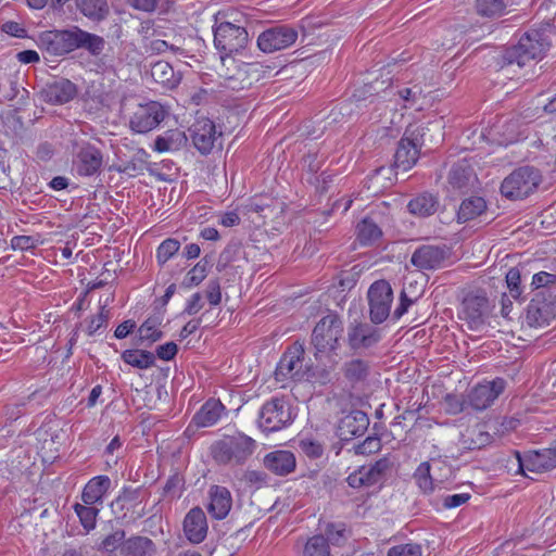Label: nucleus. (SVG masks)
<instances>
[{
    "mask_svg": "<svg viewBox=\"0 0 556 556\" xmlns=\"http://www.w3.org/2000/svg\"><path fill=\"white\" fill-rule=\"evenodd\" d=\"M151 76L155 83L166 88H174L180 81V75L175 73L173 66L165 61H159L152 65Z\"/></svg>",
    "mask_w": 556,
    "mask_h": 556,
    "instance_id": "obj_33",
    "label": "nucleus"
},
{
    "mask_svg": "<svg viewBox=\"0 0 556 556\" xmlns=\"http://www.w3.org/2000/svg\"><path fill=\"white\" fill-rule=\"evenodd\" d=\"M417 299L418 294L409 295L408 289L404 287L400 295V304L393 312L394 319H400L407 312L408 307L417 301Z\"/></svg>",
    "mask_w": 556,
    "mask_h": 556,
    "instance_id": "obj_52",
    "label": "nucleus"
},
{
    "mask_svg": "<svg viewBox=\"0 0 556 556\" xmlns=\"http://www.w3.org/2000/svg\"><path fill=\"white\" fill-rule=\"evenodd\" d=\"M225 406L219 400L210 399L194 414L191 422L198 428L214 426L222 417Z\"/></svg>",
    "mask_w": 556,
    "mask_h": 556,
    "instance_id": "obj_27",
    "label": "nucleus"
},
{
    "mask_svg": "<svg viewBox=\"0 0 556 556\" xmlns=\"http://www.w3.org/2000/svg\"><path fill=\"white\" fill-rule=\"evenodd\" d=\"M342 333L343 323L337 314H328L316 324L311 338L316 362L337 355Z\"/></svg>",
    "mask_w": 556,
    "mask_h": 556,
    "instance_id": "obj_3",
    "label": "nucleus"
},
{
    "mask_svg": "<svg viewBox=\"0 0 556 556\" xmlns=\"http://www.w3.org/2000/svg\"><path fill=\"white\" fill-rule=\"evenodd\" d=\"M390 463L386 458L377 460L369 466H362L346 478L348 484L353 489L371 486L382 480Z\"/></svg>",
    "mask_w": 556,
    "mask_h": 556,
    "instance_id": "obj_18",
    "label": "nucleus"
},
{
    "mask_svg": "<svg viewBox=\"0 0 556 556\" xmlns=\"http://www.w3.org/2000/svg\"><path fill=\"white\" fill-rule=\"evenodd\" d=\"M98 505H88V504H80L76 503L74 505V510L79 518V521L83 526V528L89 532L96 528L97 525V517L100 513V508L97 507Z\"/></svg>",
    "mask_w": 556,
    "mask_h": 556,
    "instance_id": "obj_38",
    "label": "nucleus"
},
{
    "mask_svg": "<svg viewBox=\"0 0 556 556\" xmlns=\"http://www.w3.org/2000/svg\"><path fill=\"white\" fill-rule=\"evenodd\" d=\"M521 276L518 268L513 267L506 274V283L509 294L515 300H520L522 290L520 288Z\"/></svg>",
    "mask_w": 556,
    "mask_h": 556,
    "instance_id": "obj_49",
    "label": "nucleus"
},
{
    "mask_svg": "<svg viewBox=\"0 0 556 556\" xmlns=\"http://www.w3.org/2000/svg\"><path fill=\"white\" fill-rule=\"evenodd\" d=\"M506 381L503 378H496L493 381L480 383L472 388L468 399L469 404L477 410H483L498 397L505 390Z\"/></svg>",
    "mask_w": 556,
    "mask_h": 556,
    "instance_id": "obj_17",
    "label": "nucleus"
},
{
    "mask_svg": "<svg viewBox=\"0 0 556 556\" xmlns=\"http://www.w3.org/2000/svg\"><path fill=\"white\" fill-rule=\"evenodd\" d=\"M549 26L533 28L525 33L518 43L508 48L504 55L506 64H517L519 67L529 62L542 59L551 46Z\"/></svg>",
    "mask_w": 556,
    "mask_h": 556,
    "instance_id": "obj_1",
    "label": "nucleus"
},
{
    "mask_svg": "<svg viewBox=\"0 0 556 556\" xmlns=\"http://www.w3.org/2000/svg\"><path fill=\"white\" fill-rule=\"evenodd\" d=\"M210 503L208 513L215 519H224L229 514L232 506V497L230 491L220 485H213L208 491Z\"/></svg>",
    "mask_w": 556,
    "mask_h": 556,
    "instance_id": "obj_24",
    "label": "nucleus"
},
{
    "mask_svg": "<svg viewBox=\"0 0 556 556\" xmlns=\"http://www.w3.org/2000/svg\"><path fill=\"white\" fill-rule=\"evenodd\" d=\"M476 8L480 15L486 17L501 16L506 9L505 0H477Z\"/></svg>",
    "mask_w": 556,
    "mask_h": 556,
    "instance_id": "obj_42",
    "label": "nucleus"
},
{
    "mask_svg": "<svg viewBox=\"0 0 556 556\" xmlns=\"http://www.w3.org/2000/svg\"><path fill=\"white\" fill-rule=\"evenodd\" d=\"M42 243L39 235L36 236H14L11 239V247L13 250L28 251L37 248Z\"/></svg>",
    "mask_w": 556,
    "mask_h": 556,
    "instance_id": "obj_48",
    "label": "nucleus"
},
{
    "mask_svg": "<svg viewBox=\"0 0 556 556\" xmlns=\"http://www.w3.org/2000/svg\"><path fill=\"white\" fill-rule=\"evenodd\" d=\"M76 93V86L65 78L47 84L40 91L42 100L49 104L67 103L75 98Z\"/></svg>",
    "mask_w": 556,
    "mask_h": 556,
    "instance_id": "obj_20",
    "label": "nucleus"
},
{
    "mask_svg": "<svg viewBox=\"0 0 556 556\" xmlns=\"http://www.w3.org/2000/svg\"><path fill=\"white\" fill-rule=\"evenodd\" d=\"M78 10L88 18L101 21L109 14L106 0H76Z\"/></svg>",
    "mask_w": 556,
    "mask_h": 556,
    "instance_id": "obj_35",
    "label": "nucleus"
},
{
    "mask_svg": "<svg viewBox=\"0 0 556 556\" xmlns=\"http://www.w3.org/2000/svg\"><path fill=\"white\" fill-rule=\"evenodd\" d=\"M111 488L108 476H97L88 481L81 492V501L88 505H102L104 495Z\"/></svg>",
    "mask_w": 556,
    "mask_h": 556,
    "instance_id": "obj_28",
    "label": "nucleus"
},
{
    "mask_svg": "<svg viewBox=\"0 0 556 556\" xmlns=\"http://www.w3.org/2000/svg\"><path fill=\"white\" fill-rule=\"evenodd\" d=\"M210 261L206 257L201 258L186 275L182 285L186 288L199 286L207 276Z\"/></svg>",
    "mask_w": 556,
    "mask_h": 556,
    "instance_id": "obj_40",
    "label": "nucleus"
},
{
    "mask_svg": "<svg viewBox=\"0 0 556 556\" xmlns=\"http://www.w3.org/2000/svg\"><path fill=\"white\" fill-rule=\"evenodd\" d=\"M150 49L152 52H155V53H163L167 50H172L174 52L181 51L180 48L169 45L165 40H161V39L151 41Z\"/></svg>",
    "mask_w": 556,
    "mask_h": 556,
    "instance_id": "obj_63",
    "label": "nucleus"
},
{
    "mask_svg": "<svg viewBox=\"0 0 556 556\" xmlns=\"http://www.w3.org/2000/svg\"><path fill=\"white\" fill-rule=\"evenodd\" d=\"M188 137L179 128L168 129L159 135L153 143V150L159 153L176 152L186 147Z\"/></svg>",
    "mask_w": 556,
    "mask_h": 556,
    "instance_id": "obj_26",
    "label": "nucleus"
},
{
    "mask_svg": "<svg viewBox=\"0 0 556 556\" xmlns=\"http://www.w3.org/2000/svg\"><path fill=\"white\" fill-rule=\"evenodd\" d=\"M203 307L202 294L197 292L188 300L184 314L195 315Z\"/></svg>",
    "mask_w": 556,
    "mask_h": 556,
    "instance_id": "obj_59",
    "label": "nucleus"
},
{
    "mask_svg": "<svg viewBox=\"0 0 556 556\" xmlns=\"http://www.w3.org/2000/svg\"><path fill=\"white\" fill-rule=\"evenodd\" d=\"M516 471L523 473L525 470L542 472L556 467V443L548 448L532 451L523 457L515 452Z\"/></svg>",
    "mask_w": 556,
    "mask_h": 556,
    "instance_id": "obj_14",
    "label": "nucleus"
},
{
    "mask_svg": "<svg viewBox=\"0 0 556 556\" xmlns=\"http://www.w3.org/2000/svg\"><path fill=\"white\" fill-rule=\"evenodd\" d=\"M327 543L331 542L332 544L339 545L344 539V529L343 528H337L334 525H329L327 527Z\"/></svg>",
    "mask_w": 556,
    "mask_h": 556,
    "instance_id": "obj_61",
    "label": "nucleus"
},
{
    "mask_svg": "<svg viewBox=\"0 0 556 556\" xmlns=\"http://www.w3.org/2000/svg\"><path fill=\"white\" fill-rule=\"evenodd\" d=\"M475 180L476 176L472 168L464 162L453 165L447 177L450 188L459 192L468 190Z\"/></svg>",
    "mask_w": 556,
    "mask_h": 556,
    "instance_id": "obj_29",
    "label": "nucleus"
},
{
    "mask_svg": "<svg viewBox=\"0 0 556 556\" xmlns=\"http://www.w3.org/2000/svg\"><path fill=\"white\" fill-rule=\"evenodd\" d=\"M295 418L289 401L281 396L268 400L261 407L257 424L263 432H276L290 426Z\"/></svg>",
    "mask_w": 556,
    "mask_h": 556,
    "instance_id": "obj_5",
    "label": "nucleus"
},
{
    "mask_svg": "<svg viewBox=\"0 0 556 556\" xmlns=\"http://www.w3.org/2000/svg\"><path fill=\"white\" fill-rule=\"evenodd\" d=\"M1 29L5 33V34H9L11 36H14V37H24L25 36V33L26 30L16 22H13V21H10V22H5Z\"/></svg>",
    "mask_w": 556,
    "mask_h": 556,
    "instance_id": "obj_62",
    "label": "nucleus"
},
{
    "mask_svg": "<svg viewBox=\"0 0 556 556\" xmlns=\"http://www.w3.org/2000/svg\"><path fill=\"white\" fill-rule=\"evenodd\" d=\"M303 556H330L329 545L324 535H314L304 547Z\"/></svg>",
    "mask_w": 556,
    "mask_h": 556,
    "instance_id": "obj_43",
    "label": "nucleus"
},
{
    "mask_svg": "<svg viewBox=\"0 0 556 556\" xmlns=\"http://www.w3.org/2000/svg\"><path fill=\"white\" fill-rule=\"evenodd\" d=\"M407 208L413 215L427 217L438 211L439 200L432 193L424 192L412 199L407 204Z\"/></svg>",
    "mask_w": 556,
    "mask_h": 556,
    "instance_id": "obj_32",
    "label": "nucleus"
},
{
    "mask_svg": "<svg viewBox=\"0 0 556 556\" xmlns=\"http://www.w3.org/2000/svg\"><path fill=\"white\" fill-rule=\"evenodd\" d=\"M219 224L224 227H233L240 224V217L235 211L226 212L220 215Z\"/></svg>",
    "mask_w": 556,
    "mask_h": 556,
    "instance_id": "obj_64",
    "label": "nucleus"
},
{
    "mask_svg": "<svg viewBox=\"0 0 556 556\" xmlns=\"http://www.w3.org/2000/svg\"><path fill=\"white\" fill-rule=\"evenodd\" d=\"M47 42L49 50L56 55H63L80 48L88 50L92 55H99L105 45L102 37L78 27L51 31L47 35Z\"/></svg>",
    "mask_w": 556,
    "mask_h": 556,
    "instance_id": "obj_2",
    "label": "nucleus"
},
{
    "mask_svg": "<svg viewBox=\"0 0 556 556\" xmlns=\"http://www.w3.org/2000/svg\"><path fill=\"white\" fill-rule=\"evenodd\" d=\"M450 256L445 245H422L412 255V264L421 270H432L443 266Z\"/></svg>",
    "mask_w": 556,
    "mask_h": 556,
    "instance_id": "obj_15",
    "label": "nucleus"
},
{
    "mask_svg": "<svg viewBox=\"0 0 556 556\" xmlns=\"http://www.w3.org/2000/svg\"><path fill=\"white\" fill-rule=\"evenodd\" d=\"M255 441L250 437L238 433L225 437L211 446L213 459L219 465H241L254 452Z\"/></svg>",
    "mask_w": 556,
    "mask_h": 556,
    "instance_id": "obj_4",
    "label": "nucleus"
},
{
    "mask_svg": "<svg viewBox=\"0 0 556 556\" xmlns=\"http://www.w3.org/2000/svg\"><path fill=\"white\" fill-rule=\"evenodd\" d=\"M110 318V311L105 309V307H101L98 315L91 317L89 320L86 331L89 336H93L101 328H105Z\"/></svg>",
    "mask_w": 556,
    "mask_h": 556,
    "instance_id": "obj_50",
    "label": "nucleus"
},
{
    "mask_svg": "<svg viewBox=\"0 0 556 556\" xmlns=\"http://www.w3.org/2000/svg\"><path fill=\"white\" fill-rule=\"evenodd\" d=\"M295 456L290 451H275L264 458V466L275 475L287 476L295 469Z\"/></svg>",
    "mask_w": 556,
    "mask_h": 556,
    "instance_id": "obj_25",
    "label": "nucleus"
},
{
    "mask_svg": "<svg viewBox=\"0 0 556 556\" xmlns=\"http://www.w3.org/2000/svg\"><path fill=\"white\" fill-rule=\"evenodd\" d=\"M161 319L156 316L149 317L140 327L139 336L141 341L150 343L159 341L163 337V332L159 329Z\"/></svg>",
    "mask_w": 556,
    "mask_h": 556,
    "instance_id": "obj_41",
    "label": "nucleus"
},
{
    "mask_svg": "<svg viewBox=\"0 0 556 556\" xmlns=\"http://www.w3.org/2000/svg\"><path fill=\"white\" fill-rule=\"evenodd\" d=\"M380 340V329L370 324L354 321L349 326L348 343L352 350L369 349Z\"/></svg>",
    "mask_w": 556,
    "mask_h": 556,
    "instance_id": "obj_19",
    "label": "nucleus"
},
{
    "mask_svg": "<svg viewBox=\"0 0 556 556\" xmlns=\"http://www.w3.org/2000/svg\"><path fill=\"white\" fill-rule=\"evenodd\" d=\"M103 156L94 146L87 144L80 148L76 156V170L80 176H92L102 166Z\"/></svg>",
    "mask_w": 556,
    "mask_h": 556,
    "instance_id": "obj_23",
    "label": "nucleus"
},
{
    "mask_svg": "<svg viewBox=\"0 0 556 556\" xmlns=\"http://www.w3.org/2000/svg\"><path fill=\"white\" fill-rule=\"evenodd\" d=\"M184 532L187 539L194 544L204 541L207 533V522L204 511L200 507L189 510L184 520Z\"/></svg>",
    "mask_w": 556,
    "mask_h": 556,
    "instance_id": "obj_21",
    "label": "nucleus"
},
{
    "mask_svg": "<svg viewBox=\"0 0 556 556\" xmlns=\"http://www.w3.org/2000/svg\"><path fill=\"white\" fill-rule=\"evenodd\" d=\"M485 208L486 203L483 198H468L462 202L457 212V219L459 223H466L481 215Z\"/></svg>",
    "mask_w": 556,
    "mask_h": 556,
    "instance_id": "obj_34",
    "label": "nucleus"
},
{
    "mask_svg": "<svg viewBox=\"0 0 556 556\" xmlns=\"http://www.w3.org/2000/svg\"><path fill=\"white\" fill-rule=\"evenodd\" d=\"M155 551L153 541L140 535L127 539L122 546L123 556H153Z\"/></svg>",
    "mask_w": 556,
    "mask_h": 556,
    "instance_id": "obj_31",
    "label": "nucleus"
},
{
    "mask_svg": "<svg viewBox=\"0 0 556 556\" xmlns=\"http://www.w3.org/2000/svg\"><path fill=\"white\" fill-rule=\"evenodd\" d=\"M337 365L334 356L324 357L316 365H307L304 380L313 381L319 384H326L331 381V372Z\"/></svg>",
    "mask_w": 556,
    "mask_h": 556,
    "instance_id": "obj_30",
    "label": "nucleus"
},
{
    "mask_svg": "<svg viewBox=\"0 0 556 556\" xmlns=\"http://www.w3.org/2000/svg\"><path fill=\"white\" fill-rule=\"evenodd\" d=\"M556 283V275L546 271H540L532 277V286L535 289Z\"/></svg>",
    "mask_w": 556,
    "mask_h": 556,
    "instance_id": "obj_58",
    "label": "nucleus"
},
{
    "mask_svg": "<svg viewBox=\"0 0 556 556\" xmlns=\"http://www.w3.org/2000/svg\"><path fill=\"white\" fill-rule=\"evenodd\" d=\"M148 159L149 153L144 149H137L131 160L127 161L119 172L127 173L129 175H132L134 173H141L148 163Z\"/></svg>",
    "mask_w": 556,
    "mask_h": 556,
    "instance_id": "obj_46",
    "label": "nucleus"
},
{
    "mask_svg": "<svg viewBox=\"0 0 556 556\" xmlns=\"http://www.w3.org/2000/svg\"><path fill=\"white\" fill-rule=\"evenodd\" d=\"M299 31L290 25H276L262 31L257 37V47L265 53H273L295 43Z\"/></svg>",
    "mask_w": 556,
    "mask_h": 556,
    "instance_id": "obj_11",
    "label": "nucleus"
},
{
    "mask_svg": "<svg viewBox=\"0 0 556 556\" xmlns=\"http://www.w3.org/2000/svg\"><path fill=\"white\" fill-rule=\"evenodd\" d=\"M541 174L532 166H522L510 173L501 185L502 194L510 200L530 195L539 187Z\"/></svg>",
    "mask_w": 556,
    "mask_h": 556,
    "instance_id": "obj_6",
    "label": "nucleus"
},
{
    "mask_svg": "<svg viewBox=\"0 0 556 556\" xmlns=\"http://www.w3.org/2000/svg\"><path fill=\"white\" fill-rule=\"evenodd\" d=\"M344 377L351 382H359L367 378L369 374V365L364 359H352L346 362L343 367Z\"/></svg>",
    "mask_w": 556,
    "mask_h": 556,
    "instance_id": "obj_39",
    "label": "nucleus"
},
{
    "mask_svg": "<svg viewBox=\"0 0 556 556\" xmlns=\"http://www.w3.org/2000/svg\"><path fill=\"white\" fill-rule=\"evenodd\" d=\"M305 356L304 344L300 342H294L288 350L283 353L280 358L276 370L275 378L277 381H285L287 379L294 380H304L305 375H307L306 366L307 364H303Z\"/></svg>",
    "mask_w": 556,
    "mask_h": 556,
    "instance_id": "obj_7",
    "label": "nucleus"
},
{
    "mask_svg": "<svg viewBox=\"0 0 556 556\" xmlns=\"http://www.w3.org/2000/svg\"><path fill=\"white\" fill-rule=\"evenodd\" d=\"M381 448V440L378 437H368L362 443L354 446L357 455H369Z\"/></svg>",
    "mask_w": 556,
    "mask_h": 556,
    "instance_id": "obj_53",
    "label": "nucleus"
},
{
    "mask_svg": "<svg viewBox=\"0 0 556 556\" xmlns=\"http://www.w3.org/2000/svg\"><path fill=\"white\" fill-rule=\"evenodd\" d=\"M422 137V127L409 126L406 128L394 155V163L397 168L408 170L416 164L419 156V148L424 143Z\"/></svg>",
    "mask_w": 556,
    "mask_h": 556,
    "instance_id": "obj_8",
    "label": "nucleus"
},
{
    "mask_svg": "<svg viewBox=\"0 0 556 556\" xmlns=\"http://www.w3.org/2000/svg\"><path fill=\"white\" fill-rule=\"evenodd\" d=\"M167 109L156 101L139 104L129 119L130 129L146 134L154 129L167 116Z\"/></svg>",
    "mask_w": 556,
    "mask_h": 556,
    "instance_id": "obj_10",
    "label": "nucleus"
},
{
    "mask_svg": "<svg viewBox=\"0 0 556 556\" xmlns=\"http://www.w3.org/2000/svg\"><path fill=\"white\" fill-rule=\"evenodd\" d=\"M430 469H431V465L428 463V462H424L421 463L415 473H414V479L418 485V488L424 492V493H430L433 491V480L430 476Z\"/></svg>",
    "mask_w": 556,
    "mask_h": 556,
    "instance_id": "obj_44",
    "label": "nucleus"
},
{
    "mask_svg": "<svg viewBox=\"0 0 556 556\" xmlns=\"http://www.w3.org/2000/svg\"><path fill=\"white\" fill-rule=\"evenodd\" d=\"M470 495L468 493L446 495L443 498V506L445 508H455L468 502Z\"/></svg>",
    "mask_w": 556,
    "mask_h": 556,
    "instance_id": "obj_60",
    "label": "nucleus"
},
{
    "mask_svg": "<svg viewBox=\"0 0 556 556\" xmlns=\"http://www.w3.org/2000/svg\"><path fill=\"white\" fill-rule=\"evenodd\" d=\"M382 236L379 226L369 218H364L357 225V240L362 245H371Z\"/></svg>",
    "mask_w": 556,
    "mask_h": 556,
    "instance_id": "obj_37",
    "label": "nucleus"
},
{
    "mask_svg": "<svg viewBox=\"0 0 556 556\" xmlns=\"http://www.w3.org/2000/svg\"><path fill=\"white\" fill-rule=\"evenodd\" d=\"M422 548L416 543H406L392 546L388 551V556H421Z\"/></svg>",
    "mask_w": 556,
    "mask_h": 556,
    "instance_id": "obj_51",
    "label": "nucleus"
},
{
    "mask_svg": "<svg viewBox=\"0 0 556 556\" xmlns=\"http://www.w3.org/2000/svg\"><path fill=\"white\" fill-rule=\"evenodd\" d=\"M178 352V346L175 342H167L159 345L155 351V356L162 361H172Z\"/></svg>",
    "mask_w": 556,
    "mask_h": 556,
    "instance_id": "obj_57",
    "label": "nucleus"
},
{
    "mask_svg": "<svg viewBox=\"0 0 556 556\" xmlns=\"http://www.w3.org/2000/svg\"><path fill=\"white\" fill-rule=\"evenodd\" d=\"M490 441L491 435L488 432L472 430L470 432V442L467 443V441H465V444H467L466 447L469 450H479L488 445Z\"/></svg>",
    "mask_w": 556,
    "mask_h": 556,
    "instance_id": "obj_55",
    "label": "nucleus"
},
{
    "mask_svg": "<svg viewBox=\"0 0 556 556\" xmlns=\"http://www.w3.org/2000/svg\"><path fill=\"white\" fill-rule=\"evenodd\" d=\"M180 249V242L177 239L168 238L164 240L156 249L157 264L167 263Z\"/></svg>",
    "mask_w": 556,
    "mask_h": 556,
    "instance_id": "obj_45",
    "label": "nucleus"
},
{
    "mask_svg": "<svg viewBox=\"0 0 556 556\" xmlns=\"http://www.w3.org/2000/svg\"><path fill=\"white\" fill-rule=\"evenodd\" d=\"M248 41V31L241 26L223 22L214 28V45L227 56L244 49Z\"/></svg>",
    "mask_w": 556,
    "mask_h": 556,
    "instance_id": "obj_9",
    "label": "nucleus"
},
{
    "mask_svg": "<svg viewBox=\"0 0 556 556\" xmlns=\"http://www.w3.org/2000/svg\"><path fill=\"white\" fill-rule=\"evenodd\" d=\"M193 146L201 154H208L218 141L215 124L208 118H200L190 128Z\"/></svg>",
    "mask_w": 556,
    "mask_h": 556,
    "instance_id": "obj_16",
    "label": "nucleus"
},
{
    "mask_svg": "<svg viewBox=\"0 0 556 556\" xmlns=\"http://www.w3.org/2000/svg\"><path fill=\"white\" fill-rule=\"evenodd\" d=\"M369 425L367 415L362 410H353L341 418L338 432L342 440H352L362 435Z\"/></svg>",
    "mask_w": 556,
    "mask_h": 556,
    "instance_id": "obj_22",
    "label": "nucleus"
},
{
    "mask_svg": "<svg viewBox=\"0 0 556 556\" xmlns=\"http://www.w3.org/2000/svg\"><path fill=\"white\" fill-rule=\"evenodd\" d=\"M491 309L490 301L485 295L470 293L462 303L460 318L467 323L469 329L479 330L485 324Z\"/></svg>",
    "mask_w": 556,
    "mask_h": 556,
    "instance_id": "obj_13",
    "label": "nucleus"
},
{
    "mask_svg": "<svg viewBox=\"0 0 556 556\" xmlns=\"http://www.w3.org/2000/svg\"><path fill=\"white\" fill-rule=\"evenodd\" d=\"M125 535H126V533L124 530H122V529L115 530L113 533L106 535L102 540V542L100 544V549H102L104 552L112 553L119 547L122 548L123 543L126 541Z\"/></svg>",
    "mask_w": 556,
    "mask_h": 556,
    "instance_id": "obj_47",
    "label": "nucleus"
},
{
    "mask_svg": "<svg viewBox=\"0 0 556 556\" xmlns=\"http://www.w3.org/2000/svg\"><path fill=\"white\" fill-rule=\"evenodd\" d=\"M392 288L386 280L374 282L368 290L369 314L374 324L383 323L390 315Z\"/></svg>",
    "mask_w": 556,
    "mask_h": 556,
    "instance_id": "obj_12",
    "label": "nucleus"
},
{
    "mask_svg": "<svg viewBox=\"0 0 556 556\" xmlns=\"http://www.w3.org/2000/svg\"><path fill=\"white\" fill-rule=\"evenodd\" d=\"M301 451L309 458H319L324 453V446L316 440L302 439L299 443Z\"/></svg>",
    "mask_w": 556,
    "mask_h": 556,
    "instance_id": "obj_54",
    "label": "nucleus"
},
{
    "mask_svg": "<svg viewBox=\"0 0 556 556\" xmlns=\"http://www.w3.org/2000/svg\"><path fill=\"white\" fill-rule=\"evenodd\" d=\"M123 361L139 369H147L155 365V355L143 350H126L122 354Z\"/></svg>",
    "mask_w": 556,
    "mask_h": 556,
    "instance_id": "obj_36",
    "label": "nucleus"
},
{
    "mask_svg": "<svg viewBox=\"0 0 556 556\" xmlns=\"http://www.w3.org/2000/svg\"><path fill=\"white\" fill-rule=\"evenodd\" d=\"M205 296L212 306H216L220 303L222 291L219 281L217 279H212L208 281L205 291Z\"/></svg>",
    "mask_w": 556,
    "mask_h": 556,
    "instance_id": "obj_56",
    "label": "nucleus"
}]
</instances>
